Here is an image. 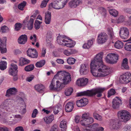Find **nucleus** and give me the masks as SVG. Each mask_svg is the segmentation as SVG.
Returning a JSON list of instances; mask_svg holds the SVG:
<instances>
[{"label": "nucleus", "mask_w": 131, "mask_h": 131, "mask_svg": "<svg viewBox=\"0 0 131 131\" xmlns=\"http://www.w3.org/2000/svg\"><path fill=\"white\" fill-rule=\"evenodd\" d=\"M103 53H99L92 60L90 68L92 75L95 77L106 76L110 73L109 67L103 64L102 60Z\"/></svg>", "instance_id": "nucleus-1"}, {"label": "nucleus", "mask_w": 131, "mask_h": 131, "mask_svg": "<svg viewBox=\"0 0 131 131\" xmlns=\"http://www.w3.org/2000/svg\"><path fill=\"white\" fill-rule=\"evenodd\" d=\"M71 81L69 73L64 71H58L52 80L49 86L50 90L59 91Z\"/></svg>", "instance_id": "nucleus-2"}, {"label": "nucleus", "mask_w": 131, "mask_h": 131, "mask_svg": "<svg viewBox=\"0 0 131 131\" xmlns=\"http://www.w3.org/2000/svg\"><path fill=\"white\" fill-rule=\"evenodd\" d=\"M112 86L111 84L107 88L98 87L90 90H87L79 93L78 96H92L97 94V96L98 97H101L102 95V93L104 91L108 89Z\"/></svg>", "instance_id": "nucleus-3"}, {"label": "nucleus", "mask_w": 131, "mask_h": 131, "mask_svg": "<svg viewBox=\"0 0 131 131\" xmlns=\"http://www.w3.org/2000/svg\"><path fill=\"white\" fill-rule=\"evenodd\" d=\"M13 101L10 99H7L5 100L0 106V115H2L4 113V109H6L7 111L12 113L15 112L16 111L15 109L13 110L14 108V106L12 105Z\"/></svg>", "instance_id": "nucleus-4"}, {"label": "nucleus", "mask_w": 131, "mask_h": 131, "mask_svg": "<svg viewBox=\"0 0 131 131\" xmlns=\"http://www.w3.org/2000/svg\"><path fill=\"white\" fill-rule=\"evenodd\" d=\"M57 41L60 45L66 46L67 47L71 48L74 47L75 44V42L71 39H69L66 36L61 35L58 36Z\"/></svg>", "instance_id": "nucleus-5"}, {"label": "nucleus", "mask_w": 131, "mask_h": 131, "mask_svg": "<svg viewBox=\"0 0 131 131\" xmlns=\"http://www.w3.org/2000/svg\"><path fill=\"white\" fill-rule=\"evenodd\" d=\"M117 116L122 121L125 122L129 120L131 117L129 112L125 110L118 112L117 113Z\"/></svg>", "instance_id": "nucleus-6"}, {"label": "nucleus", "mask_w": 131, "mask_h": 131, "mask_svg": "<svg viewBox=\"0 0 131 131\" xmlns=\"http://www.w3.org/2000/svg\"><path fill=\"white\" fill-rule=\"evenodd\" d=\"M38 11L37 10L36 11L35 13H34L31 16V18L29 22H28L29 17L28 16H27L23 21V23L25 25H26L27 26L28 29L30 30L32 28L34 19L32 18H35L36 17V14L38 13Z\"/></svg>", "instance_id": "nucleus-7"}, {"label": "nucleus", "mask_w": 131, "mask_h": 131, "mask_svg": "<svg viewBox=\"0 0 131 131\" xmlns=\"http://www.w3.org/2000/svg\"><path fill=\"white\" fill-rule=\"evenodd\" d=\"M61 0H55L52 3L50 4L49 7L52 6L53 8L57 9H59L63 8L64 7V6L68 2V0L64 1L62 3V4L60 3H59V2Z\"/></svg>", "instance_id": "nucleus-8"}, {"label": "nucleus", "mask_w": 131, "mask_h": 131, "mask_svg": "<svg viewBox=\"0 0 131 131\" xmlns=\"http://www.w3.org/2000/svg\"><path fill=\"white\" fill-rule=\"evenodd\" d=\"M118 58V55L115 53H110L108 54L105 58L106 62L110 64L116 63Z\"/></svg>", "instance_id": "nucleus-9"}, {"label": "nucleus", "mask_w": 131, "mask_h": 131, "mask_svg": "<svg viewBox=\"0 0 131 131\" xmlns=\"http://www.w3.org/2000/svg\"><path fill=\"white\" fill-rule=\"evenodd\" d=\"M131 80V74L129 72H126L123 74L120 77V81L123 83H127Z\"/></svg>", "instance_id": "nucleus-10"}, {"label": "nucleus", "mask_w": 131, "mask_h": 131, "mask_svg": "<svg viewBox=\"0 0 131 131\" xmlns=\"http://www.w3.org/2000/svg\"><path fill=\"white\" fill-rule=\"evenodd\" d=\"M19 101L20 102V103H21V104H20L19 103H18L16 106V108L18 110H19V112L21 113L24 114L26 112V107L24 101L23 99L21 97L20 98Z\"/></svg>", "instance_id": "nucleus-11"}, {"label": "nucleus", "mask_w": 131, "mask_h": 131, "mask_svg": "<svg viewBox=\"0 0 131 131\" xmlns=\"http://www.w3.org/2000/svg\"><path fill=\"white\" fill-rule=\"evenodd\" d=\"M108 39V36L106 33H101L98 36L97 43L99 44H102L105 42Z\"/></svg>", "instance_id": "nucleus-12"}, {"label": "nucleus", "mask_w": 131, "mask_h": 131, "mask_svg": "<svg viewBox=\"0 0 131 131\" xmlns=\"http://www.w3.org/2000/svg\"><path fill=\"white\" fill-rule=\"evenodd\" d=\"M110 128L112 130H117L121 129L122 128L121 124L116 120H112L110 121L109 124Z\"/></svg>", "instance_id": "nucleus-13"}, {"label": "nucleus", "mask_w": 131, "mask_h": 131, "mask_svg": "<svg viewBox=\"0 0 131 131\" xmlns=\"http://www.w3.org/2000/svg\"><path fill=\"white\" fill-rule=\"evenodd\" d=\"M17 69L18 67L17 65L13 63H12L9 70V74L12 76L16 75L18 71Z\"/></svg>", "instance_id": "nucleus-14"}, {"label": "nucleus", "mask_w": 131, "mask_h": 131, "mask_svg": "<svg viewBox=\"0 0 131 131\" xmlns=\"http://www.w3.org/2000/svg\"><path fill=\"white\" fill-rule=\"evenodd\" d=\"M129 31L126 27H123L120 28L119 32L120 36L123 39L127 38L129 36Z\"/></svg>", "instance_id": "nucleus-15"}, {"label": "nucleus", "mask_w": 131, "mask_h": 131, "mask_svg": "<svg viewBox=\"0 0 131 131\" xmlns=\"http://www.w3.org/2000/svg\"><path fill=\"white\" fill-rule=\"evenodd\" d=\"M93 122V118L89 116L85 120H81L80 121V123L82 125L87 127L88 126L92 123Z\"/></svg>", "instance_id": "nucleus-16"}, {"label": "nucleus", "mask_w": 131, "mask_h": 131, "mask_svg": "<svg viewBox=\"0 0 131 131\" xmlns=\"http://www.w3.org/2000/svg\"><path fill=\"white\" fill-rule=\"evenodd\" d=\"M112 107L114 109L118 108L122 103L121 100L118 97H116L112 102Z\"/></svg>", "instance_id": "nucleus-17"}, {"label": "nucleus", "mask_w": 131, "mask_h": 131, "mask_svg": "<svg viewBox=\"0 0 131 131\" xmlns=\"http://www.w3.org/2000/svg\"><path fill=\"white\" fill-rule=\"evenodd\" d=\"M82 3V1L80 0H71L69 2L68 4L70 7L74 8Z\"/></svg>", "instance_id": "nucleus-18"}, {"label": "nucleus", "mask_w": 131, "mask_h": 131, "mask_svg": "<svg viewBox=\"0 0 131 131\" xmlns=\"http://www.w3.org/2000/svg\"><path fill=\"white\" fill-rule=\"evenodd\" d=\"M88 103V99L85 98L81 99L78 100L76 102V104L78 107H82L85 106Z\"/></svg>", "instance_id": "nucleus-19"}, {"label": "nucleus", "mask_w": 131, "mask_h": 131, "mask_svg": "<svg viewBox=\"0 0 131 131\" xmlns=\"http://www.w3.org/2000/svg\"><path fill=\"white\" fill-rule=\"evenodd\" d=\"M79 72L81 75H84L87 74L88 72V67L87 65L83 64L81 65Z\"/></svg>", "instance_id": "nucleus-20"}, {"label": "nucleus", "mask_w": 131, "mask_h": 131, "mask_svg": "<svg viewBox=\"0 0 131 131\" xmlns=\"http://www.w3.org/2000/svg\"><path fill=\"white\" fill-rule=\"evenodd\" d=\"M88 79L86 78H83L79 79L77 81V84L79 86H83L86 84Z\"/></svg>", "instance_id": "nucleus-21"}, {"label": "nucleus", "mask_w": 131, "mask_h": 131, "mask_svg": "<svg viewBox=\"0 0 131 131\" xmlns=\"http://www.w3.org/2000/svg\"><path fill=\"white\" fill-rule=\"evenodd\" d=\"M27 36L26 35H21L18 40V43L21 45H24L27 42Z\"/></svg>", "instance_id": "nucleus-22"}, {"label": "nucleus", "mask_w": 131, "mask_h": 131, "mask_svg": "<svg viewBox=\"0 0 131 131\" xmlns=\"http://www.w3.org/2000/svg\"><path fill=\"white\" fill-rule=\"evenodd\" d=\"M74 108V104L73 103L69 102L67 103L65 106V110L67 112H71Z\"/></svg>", "instance_id": "nucleus-23"}, {"label": "nucleus", "mask_w": 131, "mask_h": 131, "mask_svg": "<svg viewBox=\"0 0 131 131\" xmlns=\"http://www.w3.org/2000/svg\"><path fill=\"white\" fill-rule=\"evenodd\" d=\"M51 15L50 12L47 11L45 13V22L46 24H49L51 21Z\"/></svg>", "instance_id": "nucleus-24"}, {"label": "nucleus", "mask_w": 131, "mask_h": 131, "mask_svg": "<svg viewBox=\"0 0 131 131\" xmlns=\"http://www.w3.org/2000/svg\"><path fill=\"white\" fill-rule=\"evenodd\" d=\"M17 91V90L16 88H10L7 90L6 96L9 97L10 95L15 94Z\"/></svg>", "instance_id": "nucleus-25"}, {"label": "nucleus", "mask_w": 131, "mask_h": 131, "mask_svg": "<svg viewBox=\"0 0 131 131\" xmlns=\"http://www.w3.org/2000/svg\"><path fill=\"white\" fill-rule=\"evenodd\" d=\"M53 115H51L49 116H45L43 118L45 122L47 124H49L51 123L54 119Z\"/></svg>", "instance_id": "nucleus-26"}, {"label": "nucleus", "mask_w": 131, "mask_h": 131, "mask_svg": "<svg viewBox=\"0 0 131 131\" xmlns=\"http://www.w3.org/2000/svg\"><path fill=\"white\" fill-rule=\"evenodd\" d=\"M30 62L29 60L24 58H21L19 60V65L21 66L28 63Z\"/></svg>", "instance_id": "nucleus-27"}, {"label": "nucleus", "mask_w": 131, "mask_h": 131, "mask_svg": "<svg viewBox=\"0 0 131 131\" xmlns=\"http://www.w3.org/2000/svg\"><path fill=\"white\" fill-rule=\"evenodd\" d=\"M114 46L117 49H121L123 48L124 46V43L122 41L118 40L115 42Z\"/></svg>", "instance_id": "nucleus-28"}, {"label": "nucleus", "mask_w": 131, "mask_h": 131, "mask_svg": "<svg viewBox=\"0 0 131 131\" xmlns=\"http://www.w3.org/2000/svg\"><path fill=\"white\" fill-rule=\"evenodd\" d=\"M128 60L127 58L124 59L122 61V69H128L129 68L128 64Z\"/></svg>", "instance_id": "nucleus-29"}, {"label": "nucleus", "mask_w": 131, "mask_h": 131, "mask_svg": "<svg viewBox=\"0 0 131 131\" xmlns=\"http://www.w3.org/2000/svg\"><path fill=\"white\" fill-rule=\"evenodd\" d=\"M73 90V89L72 87L66 88L64 91L65 95L67 96H70L72 93Z\"/></svg>", "instance_id": "nucleus-30"}, {"label": "nucleus", "mask_w": 131, "mask_h": 131, "mask_svg": "<svg viewBox=\"0 0 131 131\" xmlns=\"http://www.w3.org/2000/svg\"><path fill=\"white\" fill-rule=\"evenodd\" d=\"M60 127L61 128L62 131H65L67 129V122L65 120L61 121L60 123Z\"/></svg>", "instance_id": "nucleus-31"}, {"label": "nucleus", "mask_w": 131, "mask_h": 131, "mask_svg": "<svg viewBox=\"0 0 131 131\" xmlns=\"http://www.w3.org/2000/svg\"><path fill=\"white\" fill-rule=\"evenodd\" d=\"M35 88L37 91L41 92L43 90L44 87L41 84H38L35 86Z\"/></svg>", "instance_id": "nucleus-32"}, {"label": "nucleus", "mask_w": 131, "mask_h": 131, "mask_svg": "<svg viewBox=\"0 0 131 131\" xmlns=\"http://www.w3.org/2000/svg\"><path fill=\"white\" fill-rule=\"evenodd\" d=\"M7 63L6 61H1L0 62V69L2 70H4L7 68Z\"/></svg>", "instance_id": "nucleus-33"}, {"label": "nucleus", "mask_w": 131, "mask_h": 131, "mask_svg": "<svg viewBox=\"0 0 131 131\" xmlns=\"http://www.w3.org/2000/svg\"><path fill=\"white\" fill-rule=\"evenodd\" d=\"M107 31L110 37L112 39L114 38L115 36L114 34L113 28L111 27L108 28H107Z\"/></svg>", "instance_id": "nucleus-34"}, {"label": "nucleus", "mask_w": 131, "mask_h": 131, "mask_svg": "<svg viewBox=\"0 0 131 131\" xmlns=\"http://www.w3.org/2000/svg\"><path fill=\"white\" fill-rule=\"evenodd\" d=\"M109 11L110 15L114 17H117L118 14V12L114 9H110Z\"/></svg>", "instance_id": "nucleus-35"}, {"label": "nucleus", "mask_w": 131, "mask_h": 131, "mask_svg": "<svg viewBox=\"0 0 131 131\" xmlns=\"http://www.w3.org/2000/svg\"><path fill=\"white\" fill-rule=\"evenodd\" d=\"M45 61L44 60H42L40 61L37 62L35 64L37 68H40L42 67L45 64Z\"/></svg>", "instance_id": "nucleus-36"}, {"label": "nucleus", "mask_w": 131, "mask_h": 131, "mask_svg": "<svg viewBox=\"0 0 131 131\" xmlns=\"http://www.w3.org/2000/svg\"><path fill=\"white\" fill-rule=\"evenodd\" d=\"M10 29L7 26H3L1 28V31L2 33H5L8 32Z\"/></svg>", "instance_id": "nucleus-37"}, {"label": "nucleus", "mask_w": 131, "mask_h": 131, "mask_svg": "<svg viewBox=\"0 0 131 131\" xmlns=\"http://www.w3.org/2000/svg\"><path fill=\"white\" fill-rule=\"evenodd\" d=\"M124 48L125 50L129 51H131V42H127L124 45Z\"/></svg>", "instance_id": "nucleus-38"}, {"label": "nucleus", "mask_w": 131, "mask_h": 131, "mask_svg": "<svg viewBox=\"0 0 131 131\" xmlns=\"http://www.w3.org/2000/svg\"><path fill=\"white\" fill-rule=\"evenodd\" d=\"M26 4V3L25 1H23L18 5V9L20 10H23Z\"/></svg>", "instance_id": "nucleus-39"}, {"label": "nucleus", "mask_w": 131, "mask_h": 131, "mask_svg": "<svg viewBox=\"0 0 131 131\" xmlns=\"http://www.w3.org/2000/svg\"><path fill=\"white\" fill-rule=\"evenodd\" d=\"M52 107L53 108V113L55 114H57L61 109V107L58 106Z\"/></svg>", "instance_id": "nucleus-40"}, {"label": "nucleus", "mask_w": 131, "mask_h": 131, "mask_svg": "<svg viewBox=\"0 0 131 131\" xmlns=\"http://www.w3.org/2000/svg\"><path fill=\"white\" fill-rule=\"evenodd\" d=\"M34 68V66L33 65H30L25 67V69L26 71H30L32 70Z\"/></svg>", "instance_id": "nucleus-41"}, {"label": "nucleus", "mask_w": 131, "mask_h": 131, "mask_svg": "<svg viewBox=\"0 0 131 131\" xmlns=\"http://www.w3.org/2000/svg\"><path fill=\"white\" fill-rule=\"evenodd\" d=\"M75 59L73 58H69L67 59V62L70 64H73L75 62Z\"/></svg>", "instance_id": "nucleus-42"}, {"label": "nucleus", "mask_w": 131, "mask_h": 131, "mask_svg": "<svg viewBox=\"0 0 131 131\" xmlns=\"http://www.w3.org/2000/svg\"><path fill=\"white\" fill-rule=\"evenodd\" d=\"M93 116L95 119L97 120L101 121L102 120V117L97 113H94L93 114Z\"/></svg>", "instance_id": "nucleus-43"}, {"label": "nucleus", "mask_w": 131, "mask_h": 131, "mask_svg": "<svg viewBox=\"0 0 131 131\" xmlns=\"http://www.w3.org/2000/svg\"><path fill=\"white\" fill-rule=\"evenodd\" d=\"M42 22L38 20H36L35 23V27L36 29H38L40 27V24Z\"/></svg>", "instance_id": "nucleus-44"}, {"label": "nucleus", "mask_w": 131, "mask_h": 131, "mask_svg": "<svg viewBox=\"0 0 131 131\" xmlns=\"http://www.w3.org/2000/svg\"><path fill=\"white\" fill-rule=\"evenodd\" d=\"M0 50L2 53H5L7 51V49L6 47V43L5 45L0 46Z\"/></svg>", "instance_id": "nucleus-45"}, {"label": "nucleus", "mask_w": 131, "mask_h": 131, "mask_svg": "<svg viewBox=\"0 0 131 131\" xmlns=\"http://www.w3.org/2000/svg\"><path fill=\"white\" fill-rule=\"evenodd\" d=\"M116 92L115 90L113 89H111L108 92V97H110L111 96L114 95Z\"/></svg>", "instance_id": "nucleus-46"}, {"label": "nucleus", "mask_w": 131, "mask_h": 131, "mask_svg": "<svg viewBox=\"0 0 131 131\" xmlns=\"http://www.w3.org/2000/svg\"><path fill=\"white\" fill-rule=\"evenodd\" d=\"M7 40L6 38L4 37L2 39L0 38V46L5 45L6 42Z\"/></svg>", "instance_id": "nucleus-47"}, {"label": "nucleus", "mask_w": 131, "mask_h": 131, "mask_svg": "<svg viewBox=\"0 0 131 131\" xmlns=\"http://www.w3.org/2000/svg\"><path fill=\"white\" fill-rule=\"evenodd\" d=\"M30 39L32 41H34V42H32V44L33 45H34L36 41V35L35 34H34L33 35L31 36L30 37Z\"/></svg>", "instance_id": "nucleus-48"}, {"label": "nucleus", "mask_w": 131, "mask_h": 131, "mask_svg": "<svg viewBox=\"0 0 131 131\" xmlns=\"http://www.w3.org/2000/svg\"><path fill=\"white\" fill-rule=\"evenodd\" d=\"M22 26V25L19 23H16L15 25V29L16 31H18L20 29Z\"/></svg>", "instance_id": "nucleus-49"}, {"label": "nucleus", "mask_w": 131, "mask_h": 131, "mask_svg": "<svg viewBox=\"0 0 131 131\" xmlns=\"http://www.w3.org/2000/svg\"><path fill=\"white\" fill-rule=\"evenodd\" d=\"M90 115V114L89 113H85L83 114L82 116V120H85L88 118Z\"/></svg>", "instance_id": "nucleus-50"}, {"label": "nucleus", "mask_w": 131, "mask_h": 131, "mask_svg": "<svg viewBox=\"0 0 131 131\" xmlns=\"http://www.w3.org/2000/svg\"><path fill=\"white\" fill-rule=\"evenodd\" d=\"M49 0H43L42 2V3L41 5V8H43L45 7L48 2Z\"/></svg>", "instance_id": "nucleus-51"}, {"label": "nucleus", "mask_w": 131, "mask_h": 131, "mask_svg": "<svg viewBox=\"0 0 131 131\" xmlns=\"http://www.w3.org/2000/svg\"><path fill=\"white\" fill-rule=\"evenodd\" d=\"M123 129L124 131H131V127L127 125L123 128Z\"/></svg>", "instance_id": "nucleus-52"}, {"label": "nucleus", "mask_w": 131, "mask_h": 131, "mask_svg": "<svg viewBox=\"0 0 131 131\" xmlns=\"http://www.w3.org/2000/svg\"><path fill=\"white\" fill-rule=\"evenodd\" d=\"M38 113V111L37 109H35L33 111L32 114V117L35 118L37 114Z\"/></svg>", "instance_id": "nucleus-53"}, {"label": "nucleus", "mask_w": 131, "mask_h": 131, "mask_svg": "<svg viewBox=\"0 0 131 131\" xmlns=\"http://www.w3.org/2000/svg\"><path fill=\"white\" fill-rule=\"evenodd\" d=\"M70 51V49H65L63 52L64 54L67 56H69L71 55Z\"/></svg>", "instance_id": "nucleus-54"}, {"label": "nucleus", "mask_w": 131, "mask_h": 131, "mask_svg": "<svg viewBox=\"0 0 131 131\" xmlns=\"http://www.w3.org/2000/svg\"><path fill=\"white\" fill-rule=\"evenodd\" d=\"M34 75H30L27 78L26 81L28 82H30L34 79Z\"/></svg>", "instance_id": "nucleus-55"}, {"label": "nucleus", "mask_w": 131, "mask_h": 131, "mask_svg": "<svg viewBox=\"0 0 131 131\" xmlns=\"http://www.w3.org/2000/svg\"><path fill=\"white\" fill-rule=\"evenodd\" d=\"M50 131H59V130L57 126L56 125H54L51 127Z\"/></svg>", "instance_id": "nucleus-56"}, {"label": "nucleus", "mask_w": 131, "mask_h": 131, "mask_svg": "<svg viewBox=\"0 0 131 131\" xmlns=\"http://www.w3.org/2000/svg\"><path fill=\"white\" fill-rule=\"evenodd\" d=\"M125 19L124 16L123 15H121L120 16L118 20V22H121L123 21Z\"/></svg>", "instance_id": "nucleus-57"}, {"label": "nucleus", "mask_w": 131, "mask_h": 131, "mask_svg": "<svg viewBox=\"0 0 131 131\" xmlns=\"http://www.w3.org/2000/svg\"><path fill=\"white\" fill-rule=\"evenodd\" d=\"M14 131H24V130L22 127L20 126L16 127Z\"/></svg>", "instance_id": "nucleus-58"}, {"label": "nucleus", "mask_w": 131, "mask_h": 131, "mask_svg": "<svg viewBox=\"0 0 131 131\" xmlns=\"http://www.w3.org/2000/svg\"><path fill=\"white\" fill-rule=\"evenodd\" d=\"M94 41V39L90 40L88 41L87 43L88 44L89 46L90 47L93 45V42Z\"/></svg>", "instance_id": "nucleus-59"}, {"label": "nucleus", "mask_w": 131, "mask_h": 131, "mask_svg": "<svg viewBox=\"0 0 131 131\" xmlns=\"http://www.w3.org/2000/svg\"><path fill=\"white\" fill-rule=\"evenodd\" d=\"M46 53V49L45 48H42L41 52V56L44 57Z\"/></svg>", "instance_id": "nucleus-60"}, {"label": "nucleus", "mask_w": 131, "mask_h": 131, "mask_svg": "<svg viewBox=\"0 0 131 131\" xmlns=\"http://www.w3.org/2000/svg\"><path fill=\"white\" fill-rule=\"evenodd\" d=\"M32 52H33V51H32V49H29L27 51V56L30 57H31V53Z\"/></svg>", "instance_id": "nucleus-61"}, {"label": "nucleus", "mask_w": 131, "mask_h": 131, "mask_svg": "<svg viewBox=\"0 0 131 131\" xmlns=\"http://www.w3.org/2000/svg\"><path fill=\"white\" fill-rule=\"evenodd\" d=\"M100 10L101 12H102V15H105L106 14V10L105 8H100Z\"/></svg>", "instance_id": "nucleus-62"}, {"label": "nucleus", "mask_w": 131, "mask_h": 131, "mask_svg": "<svg viewBox=\"0 0 131 131\" xmlns=\"http://www.w3.org/2000/svg\"><path fill=\"white\" fill-rule=\"evenodd\" d=\"M82 47L83 48L85 49H89L90 48V46H89L88 44V43L84 44Z\"/></svg>", "instance_id": "nucleus-63"}, {"label": "nucleus", "mask_w": 131, "mask_h": 131, "mask_svg": "<svg viewBox=\"0 0 131 131\" xmlns=\"http://www.w3.org/2000/svg\"><path fill=\"white\" fill-rule=\"evenodd\" d=\"M57 63L59 64H63L64 63V61L63 60L61 59H58L56 60Z\"/></svg>", "instance_id": "nucleus-64"}]
</instances>
